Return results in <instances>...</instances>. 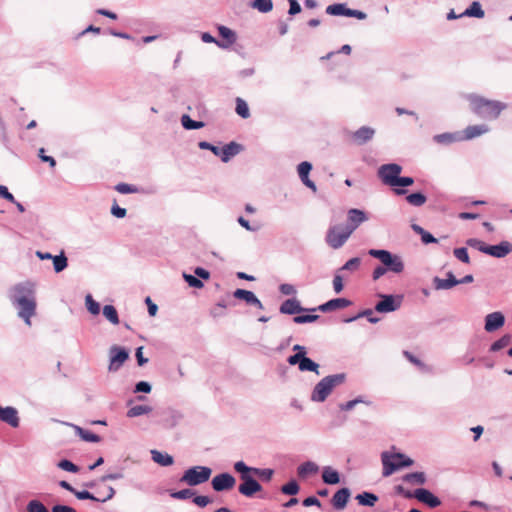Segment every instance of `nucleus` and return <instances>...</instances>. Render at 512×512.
Segmentation results:
<instances>
[{
    "label": "nucleus",
    "mask_w": 512,
    "mask_h": 512,
    "mask_svg": "<svg viewBox=\"0 0 512 512\" xmlns=\"http://www.w3.org/2000/svg\"><path fill=\"white\" fill-rule=\"evenodd\" d=\"M181 124L186 130H196L201 129L205 126V123L202 121H195L190 118L189 115L184 114L181 116Z\"/></svg>",
    "instance_id": "37"
},
{
    "label": "nucleus",
    "mask_w": 512,
    "mask_h": 512,
    "mask_svg": "<svg viewBox=\"0 0 512 512\" xmlns=\"http://www.w3.org/2000/svg\"><path fill=\"white\" fill-rule=\"evenodd\" d=\"M414 498L418 501L427 504L431 508L438 507L441 501L432 492L424 488H418L414 491Z\"/></svg>",
    "instance_id": "17"
},
{
    "label": "nucleus",
    "mask_w": 512,
    "mask_h": 512,
    "mask_svg": "<svg viewBox=\"0 0 512 512\" xmlns=\"http://www.w3.org/2000/svg\"><path fill=\"white\" fill-rule=\"evenodd\" d=\"M484 329L488 333H492L502 328L505 324V316L502 312L496 311L485 316Z\"/></svg>",
    "instance_id": "14"
},
{
    "label": "nucleus",
    "mask_w": 512,
    "mask_h": 512,
    "mask_svg": "<svg viewBox=\"0 0 512 512\" xmlns=\"http://www.w3.org/2000/svg\"><path fill=\"white\" fill-rule=\"evenodd\" d=\"M346 381L345 373H338L323 377L313 388L310 399L312 402H324L333 390Z\"/></svg>",
    "instance_id": "3"
},
{
    "label": "nucleus",
    "mask_w": 512,
    "mask_h": 512,
    "mask_svg": "<svg viewBox=\"0 0 512 512\" xmlns=\"http://www.w3.org/2000/svg\"><path fill=\"white\" fill-rule=\"evenodd\" d=\"M368 254L378 259L388 272L401 274L405 269L403 258L398 254H393L385 249H370Z\"/></svg>",
    "instance_id": "5"
},
{
    "label": "nucleus",
    "mask_w": 512,
    "mask_h": 512,
    "mask_svg": "<svg viewBox=\"0 0 512 512\" xmlns=\"http://www.w3.org/2000/svg\"><path fill=\"white\" fill-rule=\"evenodd\" d=\"M356 500L362 506L373 507L378 501V496L371 492H363L356 496Z\"/></svg>",
    "instance_id": "34"
},
{
    "label": "nucleus",
    "mask_w": 512,
    "mask_h": 512,
    "mask_svg": "<svg viewBox=\"0 0 512 512\" xmlns=\"http://www.w3.org/2000/svg\"><path fill=\"white\" fill-rule=\"evenodd\" d=\"M198 147L202 150H210L215 156L220 155V147L215 146L207 141L199 142Z\"/></svg>",
    "instance_id": "63"
},
{
    "label": "nucleus",
    "mask_w": 512,
    "mask_h": 512,
    "mask_svg": "<svg viewBox=\"0 0 512 512\" xmlns=\"http://www.w3.org/2000/svg\"><path fill=\"white\" fill-rule=\"evenodd\" d=\"M252 474L261 477L262 479L269 481L271 480L274 471L269 468L261 469V468H253Z\"/></svg>",
    "instance_id": "58"
},
{
    "label": "nucleus",
    "mask_w": 512,
    "mask_h": 512,
    "mask_svg": "<svg viewBox=\"0 0 512 512\" xmlns=\"http://www.w3.org/2000/svg\"><path fill=\"white\" fill-rule=\"evenodd\" d=\"M466 244L469 247L475 248V249L479 250L482 253H485V250H486V247H487V244H485L483 241H481L479 239H476V238L468 239L466 241Z\"/></svg>",
    "instance_id": "60"
},
{
    "label": "nucleus",
    "mask_w": 512,
    "mask_h": 512,
    "mask_svg": "<svg viewBox=\"0 0 512 512\" xmlns=\"http://www.w3.org/2000/svg\"><path fill=\"white\" fill-rule=\"evenodd\" d=\"M152 390V386L147 381H140L135 385L134 392L135 393H145L148 394Z\"/></svg>",
    "instance_id": "62"
},
{
    "label": "nucleus",
    "mask_w": 512,
    "mask_h": 512,
    "mask_svg": "<svg viewBox=\"0 0 512 512\" xmlns=\"http://www.w3.org/2000/svg\"><path fill=\"white\" fill-rule=\"evenodd\" d=\"M467 100L471 111L482 119H497L507 104L498 100H489L476 94H469Z\"/></svg>",
    "instance_id": "2"
},
{
    "label": "nucleus",
    "mask_w": 512,
    "mask_h": 512,
    "mask_svg": "<svg viewBox=\"0 0 512 512\" xmlns=\"http://www.w3.org/2000/svg\"><path fill=\"white\" fill-rule=\"evenodd\" d=\"M406 200L409 204L420 207L425 204L427 198L426 196L421 192L411 193L406 197Z\"/></svg>",
    "instance_id": "44"
},
{
    "label": "nucleus",
    "mask_w": 512,
    "mask_h": 512,
    "mask_svg": "<svg viewBox=\"0 0 512 512\" xmlns=\"http://www.w3.org/2000/svg\"><path fill=\"white\" fill-rule=\"evenodd\" d=\"M279 311L282 314L294 315L304 312L306 311V309L301 306L300 301L298 299L290 298L285 300L280 305Z\"/></svg>",
    "instance_id": "26"
},
{
    "label": "nucleus",
    "mask_w": 512,
    "mask_h": 512,
    "mask_svg": "<svg viewBox=\"0 0 512 512\" xmlns=\"http://www.w3.org/2000/svg\"><path fill=\"white\" fill-rule=\"evenodd\" d=\"M512 251V244L508 241H502L497 245H487L485 254L496 258H503Z\"/></svg>",
    "instance_id": "18"
},
{
    "label": "nucleus",
    "mask_w": 512,
    "mask_h": 512,
    "mask_svg": "<svg viewBox=\"0 0 512 512\" xmlns=\"http://www.w3.org/2000/svg\"><path fill=\"white\" fill-rule=\"evenodd\" d=\"M152 460L160 466L167 467L174 463V459L168 453L153 449L150 451Z\"/></svg>",
    "instance_id": "30"
},
{
    "label": "nucleus",
    "mask_w": 512,
    "mask_h": 512,
    "mask_svg": "<svg viewBox=\"0 0 512 512\" xmlns=\"http://www.w3.org/2000/svg\"><path fill=\"white\" fill-rule=\"evenodd\" d=\"M347 12H349V8H347L346 5L342 4V3L332 4L326 8V13L329 15H333V16H347L348 17Z\"/></svg>",
    "instance_id": "38"
},
{
    "label": "nucleus",
    "mask_w": 512,
    "mask_h": 512,
    "mask_svg": "<svg viewBox=\"0 0 512 512\" xmlns=\"http://www.w3.org/2000/svg\"><path fill=\"white\" fill-rule=\"evenodd\" d=\"M241 481L238 491L245 497H253L255 493L262 490V486L251 475L243 476Z\"/></svg>",
    "instance_id": "13"
},
{
    "label": "nucleus",
    "mask_w": 512,
    "mask_h": 512,
    "mask_svg": "<svg viewBox=\"0 0 512 512\" xmlns=\"http://www.w3.org/2000/svg\"><path fill=\"white\" fill-rule=\"evenodd\" d=\"M381 461L383 465L382 475L389 477L396 471L410 467L414 461L400 452L384 451L381 453Z\"/></svg>",
    "instance_id": "4"
},
{
    "label": "nucleus",
    "mask_w": 512,
    "mask_h": 512,
    "mask_svg": "<svg viewBox=\"0 0 512 512\" xmlns=\"http://www.w3.org/2000/svg\"><path fill=\"white\" fill-rule=\"evenodd\" d=\"M319 319V315L311 314V315H297L293 318V321L296 324H304V323H311L315 322Z\"/></svg>",
    "instance_id": "59"
},
{
    "label": "nucleus",
    "mask_w": 512,
    "mask_h": 512,
    "mask_svg": "<svg viewBox=\"0 0 512 512\" xmlns=\"http://www.w3.org/2000/svg\"><path fill=\"white\" fill-rule=\"evenodd\" d=\"M433 285L436 290H448L458 285V279H456L452 272H448L446 279L435 277L433 279Z\"/></svg>",
    "instance_id": "28"
},
{
    "label": "nucleus",
    "mask_w": 512,
    "mask_h": 512,
    "mask_svg": "<svg viewBox=\"0 0 512 512\" xmlns=\"http://www.w3.org/2000/svg\"><path fill=\"white\" fill-rule=\"evenodd\" d=\"M242 150L243 146L241 144L232 141L220 148L219 157L221 158L222 162L227 163L231 160V158L238 155Z\"/></svg>",
    "instance_id": "21"
},
{
    "label": "nucleus",
    "mask_w": 512,
    "mask_h": 512,
    "mask_svg": "<svg viewBox=\"0 0 512 512\" xmlns=\"http://www.w3.org/2000/svg\"><path fill=\"white\" fill-rule=\"evenodd\" d=\"M235 111L243 119H247L250 117V110H249L248 104L246 103L245 100H243L240 97L236 98Z\"/></svg>",
    "instance_id": "42"
},
{
    "label": "nucleus",
    "mask_w": 512,
    "mask_h": 512,
    "mask_svg": "<svg viewBox=\"0 0 512 512\" xmlns=\"http://www.w3.org/2000/svg\"><path fill=\"white\" fill-rule=\"evenodd\" d=\"M511 339H512L511 335H509V334L503 335L501 338H499L494 343H492V345L490 346V351L497 352V351L505 348L506 346H508L510 344Z\"/></svg>",
    "instance_id": "47"
},
{
    "label": "nucleus",
    "mask_w": 512,
    "mask_h": 512,
    "mask_svg": "<svg viewBox=\"0 0 512 512\" xmlns=\"http://www.w3.org/2000/svg\"><path fill=\"white\" fill-rule=\"evenodd\" d=\"M281 492L286 495H296L299 492V485L295 480H291L281 487Z\"/></svg>",
    "instance_id": "52"
},
{
    "label": "nucleus",
    "mask_w": 512,
    "mask_h": 512,
    "mask_svg": "<svg viewBox=\"0 0 512 512\" xmlns=\"http://www.w3.org/2000/svg\"><path fill=\"white\" fill-rule=\"evenodd\" d=\"M27 512H49L47 507L39 500H31L26 506Z\"/></svg>",
    "instance_id": "49"
},
{
    "label": "nucleus",
    "mask_w": 512,
    "mask_h": 512,
    "mask_svg": "<svg viewBox=\"0 0 512 512\" xmlns=\"http://www.w3.org/2000/svg\"><path fill=\"white\" fill-rule=\"evenodd\" d=\"M349 305H351L350 300H348L346 298H335V299H331V300L325 302L324 304H321L320 306H318V308H314L312 310L313 311L319 310L321 312L326 313V312H330L333 310L346 308Z\"/></svg>",
    "instance_id": "22"
},
{
    "label": "nucleus",
    "mask_w": 512,
    "mask_h": 512,
    "mask_svg": "<svg viewBox=\"0 0 512 512\" xmlns=\"http://www.w3.org/2000/svg\"><path fill=\"white\" fill-rule=\"evenodd\" d=\"M401 171L402 167L399 164H384L379 167L378 176L384 184L394 187V183Z\"/></svg>",
    "instance_id": "10"
},
{
    "label": "nucleus",
    "mask_w": 512,
    "mask_h": 512,
    "mask_svg": "<svg viewBox=\"0 0 512 512\" xmlns=\"http://www.w3.org/2000/svg\"><path fill=\"white\" fill-rule=\"evenodd\" d=\"M8 299L16 310L17 317L31 327L32 318L37 314L35 284L24 281L13 285L8 291Z\"/></svg>",
    "instance_id": "1"
},
{
    "label": "nucleus",
    "mask_w": 512,
    "mask_h": 512,
    "mask_svg": "<svg viewBox=\"0 0 512 512\" xmlns=\"http://www.w3.org/2000/svg\"><path fill=\"white\" fill-rule=\"evenodd\" d=\"M218 32H219V35L223 38L222 41L217 42V46L219 48L227 49L231 45H233L237 40L236 33L232 29H230L226 26L219 25Z\"/></svg>",
    "instance_id": "19"
},
{
    "label": "nucleus",
    "mask_w": 512,
    "mask_h": 512,
    "mask_svg": "<svg viewBox=\"0 0 512 512\" xmlns=\"http://www.w3.org/2000/svg\"><path fill=\"white\" fill-rule=\"evenodd\" d=\"M212 474V469L207 466H193L188 468L180 478V482L188 486H198L207 482Z\"/></svg>",
    "instance_id": "6"
},
{
    "label": "nucleus",
    "mask_w": 512,
    "mask_h": 512,
    "mask_svg": "<svg viewBox=\"0 0 512 512\" xmlns=\"http://www.w3.org/2000/svg\"><path fill=\"white\" fill-rule=\"evenodd\" d=\"M454 256L463 263H470V257L466 248H455L453 251Z\"/></svg>",
    "instance_id": "57"
},
{
    "label": "nucleus",
    "mask_w": 512,
    "mask_h": 512,
    "mask_svg": "<svg viewBox=\"0 0 512 512\" xmlns=\"http://www.w3.org/2000/svg\"><path fill=\"white\" fill-rule=\"evenodd\" d=\"M361 317H367V320L370 323H372V324L378 323L380 321V319L378 317H374L373 316V310L372 309H366V310L360 312L358 315L346 319L345 322L349 323V322H352V321H354V320H356L358 318H361Z\"/></svg>",
    "instance_id": "48"
},
{
    "label": "nucleus",
    "mask_w": 512,
    "mask_h": 512,
    "mask_svg": "<svg viewBox=\"0 0 512 512\" xmlns=\"http://www.w3.org/2000/svg\"><path fill=\"white\" fill-rule=\"evenodd\" d=\"M359 403H365V401L363 400L362 397H358V398H355L353 400H350L346 403H342L339 405V408L342 410V411H350L352 409H354V407L359 404Z\"/></svg>",
    "instance_id": "61"
},
{
    "label": "nucleus",
    "mask_w": 512,
    "mask_h": 512,
    "mask_svg": "<svg viewBox=\"0 0 512 512\" xmlns=\"http://www.w3.org/2000/svg\"><path fill=\"white\" fill-rule=\"evenodd\" d=\"M195 492L192 489L186 488L180 491H175L170 494V496L174 499L185 500L192 496H194Z\"/></svg>",
    "instance_id": "55"
},
{
    "label": "nucleus",
    "mask_w": 512,
    "mask_h": 512,
    "mask_svg": "<svg viewBox=\"0 0 512 512\" xmlns=\"http://www.w3.org/2000/svg\"><path fill=\"white\" fill-rule=\"evenodd\" d=\"M57 466H58V468H60L64 471H67V472H71V473L79 472V467L67 459H63V460L59 461Z\"/></svg>",
    "instance_id": "54"
},
{
    "label": "nucleus",
    "mask_w": 512,
    "mask_h": 512,
    "mask_svg": "<svg viewBox=\"0 0 512 512\" xmlns=\"http://www.w3.org/2000/svg\"><path fill=\"white\" fill-rule=\"evenodd\" d=\"M433 140L436 143L442 144V145H449L454 142L463 141L461 132H454V133L446 132V133H442V134H437L433 137Z\"/></svg>",
    "instance_id": "29"
},
{
    "label": "nucleus",
    "mask_w": 512,
    "mask_h": 512,
    "mask_svg": "<svg viewBox=\"0 0 512 512\" xmlns=\"http://www.w3.org/2000/svg\"><path fill=\"white\" fill-rule=\"evenodd\" d=\"M161 424L166 429H173L177 427L183 420V414L181 411L174 408H166L162 411Z\"/></svg>",
    "instance_id": "11"
},
{
    "label": "nucleus",
    "mask_w": 512,
    "mask_h": 512,
    "mask_svg": "<svg viewBox=\"0 0 512 512\" xmlns=\"http://www.w3.org/2000/svg\"><path fill=\"white\" fill-rule=\"evenodd\" d=\"M115 190L121 194H130L138 192V188L127 183H119L115 186Z\"/></svg>",
    "instance_id": "56"
},
{
    "label": "nucleus",
    "mask_w": 512,
    "mask_h": 512,
    "mask_svg": "<svg viewBox=\"0 0 512 512\" xmlns=\"http://www.w3.org/2000/svg\"><path fill=\"white\" fill-rule=\"evenodd\" d=\"M53 268L56 273H60L68 266V259L63 251L59 255H55L52 259Z\"/></svg>",
    "instance_id": "36"
},
{
    "label": "nucleus",
    "mask_w": 512,
    "mask_h": 512,
    "mask_svg": "<svg viewBox=\"0 0 512 512\" xmlns=\"http://www.w3.org/2000/svg\"><path fill=\"white\" fill-rule=\"evenodd\" d=\"M129 358V352L123 347L118 345H112L109 348V366L110 372H116Z\"/></svg>",
    "instance_id": "9"
},
{
    "label": "nucleus",
    "mask_w": 512,
    "mask_h": 512,
    "mask_svg": "<svg viewBox=\"0 0 512 512\" xmlns=\"http://www.w3.org/2000/svg\"><path fill=\"white\" fill-rule=\"evenodd\" d=\"M235 483V478L229 473L218 474L211 481L212 488L217 492L232 489Z\"/></svg>",
    "instance_id": "12"
},
{
    "label": "nucleus",
    "mask_w": 512,
    "mask_h": 512,
    "mask_svg": "<svg viewBox=\"0 0 512 512\" xmlns=\"http://www.w3.org/2000/svg\"><path fill=\"white\" fill-rule=\"evenodd\" d=\"M380 301L375 305V311L378 313H390L401 307L403 297L401 295L378 294Z\"/></svg>",
    "instance_id": "8"
},
{
    "label": "nucleus",
    "mask_w": 512,
    "mask_h": 512,
    "mask_svg": "<svg viewBox=\"0 0 512 512\" xmlns=\"http://www.w3.org/2000/svg\"><path fill=\"white\" fill-rule=\"evenodd\" d=\"M103 315L105 318L110 321L112 324L117 325L119 323V317L117 310L112 305H105L103 307Z\"/></svg>",
    "instance_id": "43"
},
{
    "label": "nucleus",
    "mask_w": 512,
    "mask_h": 512,
    "mask_svg": "<svg viewBox=\"0 0 512 512\" xmlns=\"http://www.w3.org/2000/svg\"><path fill=\"white\" fill-rule=\"evenodd\" d=\"M85 304H86L87 310L92 315H98L99 314V312H100V304L98 302H96L90 294L86 295V297H85Z\"/></svg>",
    "instance_id": "50"
},
{
    "label": "nucleus",
    "mask_w": 512,
    "mask_h": 512,
    "mask_svg": "<svg viewBox=\"0 0 512 512\" xmlns=\"http://www.w3.org/2000/svg\"><path fill=\"white\" fill-rule=\"evenodd\" d=\"M233 296L236 299L245 301L248 305L256 306L259 309H263L262 302L252 291H248L245 289H236L233 292Z\"/></svg>",
    "instance_id": "24"
},
{
    "label": "nucleus",
    "mask_w": 512,
    "mask_h": 512,
    "mask_svg": "<svg viewBox=\"0 0 512 512\" xmlns=\"http://www.w3.org/2000/svg\"><path fill=\"white\" fill-rule=\"evenodd\" d=\"M375 129L369 126H362L352 134V138L357 145H364L373 139Z\"/></svg>",
    "instance_id": "25"
},
{
    "label": "nucleus",
    "mask_w": 512,
    "mask_h": 512,
    "mask_svg": "<svg viewBox=\"0 0 512 512\" xmlns=\"http://www.w3.org/2000/svg\"><path fill=\"white\" fill-rule=\"evenodd\" d=\"M312 170V164L308 161L301 162L297 167V172L302 183L310 188L313 192L317 191V187L313 181L309 179V173Z\"/></svg>",
    "instance_id": "20"
},
{
    "label": "nucleus",
    "mask_w": 512,
    "mask_h": 512,
    "mask_svg": "<svg viewBox=\"0 0 512 512\" xmlns=\"http://www.w3.org/2000/svg\"><path fill=\"white\" fill-rule=\"evenodd\" d=\"M318 471L319 466L312 461H306L297 468L298 476L301 478H306L310 475L316 474Z\"/></svg>",
    "instance_id": "31"
},
{
    "label": "nucleus",
    "mask_w": 512,
    "mask_h": 512,
    "mask_svg": "<svg viewBox=\"0 0 512 512\" xmlns=\"http://www.w3.org/2000/svg\"><path fill=\"white\" fill-rule=\"evenodd\" d=\"M347 220L345 226L353 233L360 224L368 220V217L363 210L352 208L347 213Z\"/></svg>",
    "instance_id": "15"
},
{
    "label": "nucleus",
    "mask_w": 512,
    "mask_h": 512,
    "mask_svg": "<svg viewBox=\"0 0 512 512\" xmlns=\"http://www.w3.org/2000/svg\"><path fill=\"white\" fill-rule=\"evenodd\" d=\"M484 15H485V13H484L480 3L477 1H474L460 16L483 18Z\"/></svg>",
    "instance_id": "35"
},
{
    "label": "nucleus",
    "mask_w": 512,
    "mask_h": 512,
    "mask_svg": "<svg viewBox=\"0 0 512 512\" xmlns=\"http://www.w3.org/2000/svg\"><path fill=\"white\" fill-rule=\"evenodd\" d=\"M350 490L348 488L339 489L332 497L331 503L336 510H343L350 498Z\"/></svg>",
    "instance_id": "27"
},
{
    "label": "nucleus",
    "mask_w": 512,
    "mask_h": 512,
    "mask_svg": "<svg viewBox=\"0 0 512 512\" xmlns=\"http://www.w3.org/2000/svg\"><path fill=\"white\" fill-rule=\"evenodd\" d=\"M343 288V276L337 271L333 278V289L336 293H340Z\"/></svg>",
    "instance_id": "64"
},
{
    "label": "nucleus",
    "mask_w": 512,
    "mask_h": 512,
    "mask_svg": "<svg viewBox=\"0 0 512 512\" xmlns=\"http://www.w3.org/2000/svg\"><path fill=\"white\" fill-rule=\"evenodd\" d=\"M490 131V128L486 124L470 125L467 126L462 134V140H472L476 137L482 136Z\"/></svg>",
    "instance_id": "23"
},
{
    "label": "nucleus",
    "mask_w": 512,
    "mask_h": 512,
    "mask_svg": "<svg viewBox=\"0 0 512 512\" xmlns=\"http://www.w3.org/2000/svg\"><path fill=\"white\" fill-rule=\"evenodd\" d=\"M352 235L345 225H333L326 233L325 241L333 249L341 248Z\"/></svg>",
    "instance_id": "7"
},
{
    "label": "nucleus",
    "mask_w": 512,
    "mask_h": 512,
    "mask_svg": "<svg viewBox=\"0 0 512 512\" xmlns=\"http://www.w3.org/2000/svg\"><path fill=\"white\" fill-rule=\"evenodd\" d=\"M360 265H361V259L358 257H354V258L349 259L341 268H339L338 272L339 273L344 272V271L355 272L360 268Z\"/></svg>",
    "instance_id": "46"
},
{
    "label": "nucleus",
    "mask_w": 512,
    "mask_h": 512,
    "mask_svg": "<svg viewBox=\"0 0 512 512\" xmlns=\"http://www.w3.org/2000/svg\"><path fill=\"white\" fill-rule=\"evenodd\" d=\"M254 467H249L245 464L243 461H238L234 464V469L236 472L240 474V479L243 478V476H249L253 472Z\"/></svg>",
    "instance_id": "51"
},
{
    "label": "nucleus",
    "mask_w": 512,
    "mask_h": 512,
    "mask_svg": "<svg viewBox=\"0 0 512 512\" xmlns=\"http://www.w3.org/2000/svg\"><path fill=\"white\" fill-rule=\"evenodd\" d=\"M403 480L410 484L423 485L426 482V476L423 472H413L406 474Z\"/></svg>",
    "instance_id": "41"
},
{
    "label": "nucleus",
    "mask_w": 512,
    "mask_h": 512,
    "mask_svg": "<svg viewBox=\"0 0 512 512\" xmlns=\"http://www.w3.org/2000/svg\"><path fill=\"white\" fill-rule=\"evenodd\" d=\"M153 408L149 405H135L127 411V417L134 418L152 412Z\"/></svg>",
    "instance_id": "39"
},
{
    "label": "nucleus",
    "mask_w": 512,
    "mask_h": 512,
    "mask_svg": "<svg viewBox=\"0 0 512 512\" xmlns=\"http://www.w3.org/2000/svg\"><path fill=\"white\" fill-rule=\"evenodd\" d=\"M183 278L190 287L200 289L204 286L203 282L197 278L196 275H191L184 272Z\"/></svg>",
    "instance_id": "53"
},
{
    "label": "nucleus",
    "mask_w": 512,
    "mask_h": 512,
    "mask_svg": "<svg viewBox=\"0 0 512 512\" xmlns=\"http://www.w3.org/2000/svg\"><path fill=\"white\" fill-rule=\"evenodd\" d=\"M261 13H268L273 9L272 0H254L251 5Z\"/></svg>",
    "instance_id": "45"
},
{
    "label": "nucleus",
    "mask_w": 512,
    "mask_h": 512,
    "mask_svg": "<svg viewBox=\"0 0 512 512\" xmlns=\"http://www.w3.org/2000/svg\"><path fill=\"white\" fill-rule=\"evenodd\" d=\"M322 480L328 485H335L340 482V475L335 469L326 466L322 471Z\"/></svg>",
    "instance_id": "32"
},
{
    "label": "nucleus",
    "mask_w": 512,
    "mask_h": 512,
    "mask_svg": "<svg viewBox=\"0 0 512 512\" xmlns=\"http://www.w3.org/2000/svg\"><path fill=\"white\" fill-rule=\"evenodd\" d=\"M319 364L314 362L312 359L308 358L306 355L302 356L300 364L298 366L299 370L301 372L305 371H311L314 372L316 375H319Z\"/></svg>",
    "instance_id": "33"
},
{
    "label": "nucleus",
    "mask_w": 512,
    "mask_h": 512,
    "mask_svg": "<svg viewBox=\"0 0 512 512\" xmlns=\"http://www.w3.org/2000/svg\"><path fill=\"white\" fill-rule=\"evenodd\" d=\"M0 421L9 424L13 428H17L20 423L18 410L12 406H0Z\"/></svg>",
    "instance_id": "16"
},
{
    "label": "nucleus",
    "mask_w": 512,
    "mask_h": 512,
    "mask_svg": "<svg viewBox=\"0 0 512 512\" xmlns=\"http://www.w3.org/2000/svg\"><path fill=\"white\" fill-rule=\"evenodd\" d=\"M74 428L76 430L77 435L84 441L97 443L101 440L100 436H98L88 430H85L79 426H74Z\"/></svg>",
    "instance_id": "40"
}]
</instances>
